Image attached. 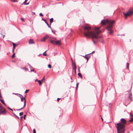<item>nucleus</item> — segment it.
Segmentation results:
<instances>
[{
    "instance_id": "nucleus-41",
    "label": "nucleus",
    "mask_w": 133,
    "mask_h": 133,
    "mask_svg": "<svg viewBox=\"0 0 133 133\" xmlns=\"http://www.w3.org/2000/svg\"><path fill=\"white\" fill-rule=\"evenodd\" d=\"M78 71L79 72L80 71V68H79V67H78Z\"/></svg>"
},
{
    "instance_id": "nucleus-3",
    "label": "nucleus",
    "mask_w": 133,
    "mask_h": 133,
    "mask_svg": "<svg viewBox=\"0 0 133 133\" xmlns=\"http://www.w3.org/2000/svg\"><path fill=\"white\" fill-rule=\"evenodd\" d=\"M120 121V122L116 124V127L125 130V125L127 123V120L124 118H122L121 119Z\"/></svg>"
},
{
    "instance_id": "nucleus-57",
    "label": "nucleus",
    "mask_w": 133,
    "mask_h": 133,
    "mask_svg": "<svg viewBox=\"0 0 133 133\" xmlns=\"http://www.w3.org/2000/svg\"><path fill=\"white\" fill-rule=\"evenodd\" d=\"M73 81V80L72 81H71V82H72Z\"/></svg>"
},
{
    "instance_id": "nucleus-46",
    "label": "nucleus",
    "mask_w": 133,
    "mask_h": 133,
    "mask_svg": "<svg viewBox=\"0 0 133 133\" xmlns=\"http://www.w3.org/2000/svg\"><path fill=\"white\" fill-rule=\"evenodd\" d=\"M38 81V80L37 79H36L35 81V82H36V81Z\"/></svg>"
},
{
    "instance_id": "nucleus-18",
    "label": "nucleus",
    "mask_w": 133,
    "mask_h": 133,
    "mask_svg": "<svg viewBox=\"0 0 133 133\" xmlns=\"http://www.w3.org/2000/svg\"><path fill=\"white\" fill-rule=\"evenodd\" d=\"M129 64L128 62L127 63V68H126L128 69H129Z\"/></svg>"
},
{
    "instance_id": "nucleus-25",
    "label": "nucleus",
    "mask_w": 133,
    "mask_h": 133,
    "mask_svg": "<svg viewBox=\"0 0 133 133\" xmlns=\"http://www.w3.org/2000/svg\"><path fill=\"white\" fill-rule=\"evenodd\" d=\"M23 114V112H20L19 113V115L20 116H22Z\"/></svg>"
},
{
    "instance_id": "nucleus-26",
    "label": "nucleus",
    "mask_w": 133,
    "mask_h": 133,
    "mask_svg": "<svg viewBox=\"0 0 133 133\" xmlns=\"http://www.w3.org/2000/svg\"><path fill=\"white\" fill-rule=\"evenodd\" d=\"M48 68H51V65L49 64L48 65Z\"/></svg>"
},
{
    "instance_id": "nucleus-39",
    "label": "nucleus",
    "mask_w": 133,
    "mask_h": 133,
    "mask_svg": "<svg viewBox=\"0 0 133 133\" xmlns=\"http://www.w3.org/2000/svg\"><path fill=\"white\" fill-rule=\"evenodd\" d=\"M61 99V98H58L57 99V101H59L60 99Z\"/></svg>"
},
{
    "instance_id": "nucleus-4",
    "label": "nucleus",
    "mask_w": 133,
    "mask_h": 133,
    "mask_svg": "<svg viewBox=\"0 0 133 133\" xmlns=\"http://www.w3.org/2000/svg\"><path fill=\"white\" fill-rule=\"evenodd\" d=\"M6 114V111L5 109L2 106V104L0 103V115L2 114L5 115Z\"/></svg>"
},
{
    "instance_id": "nucleus-34",
    "label": "nucleus",
    "mask_w": 133,
    "mask_h": 133,
    "mask_svg": "<svg viewBox=\"0 0 133 133\" xmlns=\"http://www.w3.org/2000/svg\"><path fill=\"white\" fill-rule=\"evenodd\" d=\"M78 84H79V83H77L76 84V89H77L78 85Z\"/></svg>"
},
{
    "instance_id": "nucleus-28",
    "label": "nucleus",
    "mask_w": 133,
    "mask_h": 133,
    "mask_svg": "<svg viewBox=\"0 0 133 133\" xmlns=\"http://www.w3.org/2000/svg\"><path fill=\"white\" fill-rule=\"evenodd\" d=\"M28 65L29 67L31 69V68H32V67L29 64H28Z\"/></svg>"
},
{
    "instance_id": "nucleus-42",
    "label": "nucleus",
    "mask_w": 133,
    "mask_h": 133,
    "mask_svg": "<svg viewBox=\"0 0 133 133\" xmlns=\"http://www.w3.org/2000/svg\"><path fill=\"white\" fill-rule=\"evenodd\" d=\"M45 80V78H44V77H43V79H42V80H41L42 81H43V80Z\"/></svg>"
},
{
    "instance_id": "nucleus-51",
    "label": "nucleus",
    "mask_w": 133,
    "mask_h": 133,
    "mask_svg": "<svg viewBox=\"0 0 133 133\" xmlns=\"http://www.w3.org/2000/svg\"><path fill=\"white\" fill-rule=\"evenodd\" d=\"M3 104H4L5 105H6V104H5V103L4 102Z\"/></svg>"
},
{
    "instance_id": "nucleus-45",
    "label": "nucleus",
    "mask_w": 133,
    "mask_h": 133,
    "mask_svg": "<svg viewBox=\"0 0 133 133\" xmlns=\"http://www.w3.org/2000/svg\"><path fill=\"white\" fill-rule=\"evenodd\" d=\"M18 94H17V93H16V94H14L16 95H17H17H18Z\"/></svg>"
},
{
    "instance_id": "nucleus-29",
    "label": "nucleus",
    "mask_w": 133,
    "mask_h": 133,
    "mask_svg": "<svg viewBox=\"0 0 133 133\" xmlns=\"http://www.w3.org/2000/svg\"><path fill=\"white\" fill-rule=\"evenodd\" d=\"M18 97H19L20 98H22V97H23V96L22 95L20 94L19 95Z\"/></svg>"
},
{
    "instance_id": "nucleus-21",
    "label": "nucleus",
    "mask_w": 133,
    "mask_h": 133,
    "mask_svg": "<svg viewBox=\"0 0 133 133\" xmlns=\"http://www.w3.org/2000/svg\"><path fill=\"white\" fill-rule=\"evenodd\" d=\"M12 113L16 117H17L18 119H19V117L17 116L14 113H13V112H12Z\"/></svg>"
},
{
    "instance_id": "nucleus-58",
    "label": "nucleus",
    "mask_w": 133,
    "mask_h": 133,
    "mask_svg": "<svg viewBox=\"0 0 133 133\" xmlns=\"http://www.w3.org/2000/svg\"><path fill=\"white\" fill-rule=\"evenodd\" d=\"M49 60H50V59H49Z\"/></svg>"
},
{
    "instance_id": "nucleus-55",
    "label": "nucleus",
    "mask_w": 133,
    "mask_h": 133,
    "mask_svg": "<svg viewBox=\"0 0 133 133\" xmlns=\"http://www.w3.org/2000/svg\"><path fill=\"white\" fill-rule=\"evenodd\" d=\"M20 94H18V95H17V96H19V95Z\"/></svg>"
},
{
    "instance_id": "nucleus-11",
    "label": "nucleus",
    "mask_w": 133,
    "mask_h": 133,
    "mask_svg": "<svg viewBox=\"0 0 133 133\" xmlns=\"http://www.w3.org/2000/svg\"><path fill=\"white\" fill-rule=\"evenodd\" d=\"M29 44H34L35 42L33 39H30L29 41Z\"/></svg>"
},
{
    "instance_id": "nucleus-56",
    "label": "nucleus",
    "mask_w": 133,
    "mask_h": 133,
    "mask_svg": "<svg viewBox=\"0 0 133 133\" xmlns=\"http://www.w3.org/2000/svg\"><path fill=\"white\" fill-rule=\"evenodd\" d=\"M71 79H72V77H71Z\"/></svg>"
},
{
    "instance_id": "nucleus-6",
    "label": "nucleus",
    "mask_w": 133,
    "mask_h": 133,
    "mask_svg": "<svg viewBox=\"0 0 133 133\" xmlns=\"http://www.w3.org/2000/svg\"><path fill=\"white\" fill-rule=\"evenodd\" d=\"M117 133H123L124 132L125 130L121 129L118 128L116 127Z\"/></svg>"
},
{
    "instance_id": "nucleus-16",
    "label": "nucleus",
    "mask_w": 133,
    "mask_h": 133,
    "mask_svg": "<svg viewBox=\"0 0 133 133\" xmlns=\"http://www.w3.org/2000/svg\"><path fill=\"white\" fill-rule=\"evenodd\" d=\"M24 105L23 107H22V108H24V107H25V106L26 105V101L25 99V98H24Z\"/></svg>"
},
{
    "instance_id": "nucleus-20",
    "label": "nucleus",
    "mask_w": 133,
    "mask_h": 133,
    "mask_svg": "<svg viewBox=\"0 0 133 133\" xmlns=\"http://www.w3.org/2000/svg\"><path fill=\"white\" fill-rule=\"evenodd\" d=\"M12 44H13V48L14 49H15V47H16V45L14 43H12Z\"/></svg>"
},
{
    "instance_id": "nucleus-59",
    "label": "nucleus",
    "mask_w": 133,
    "mask_h": 133,
    "mask_svg": "<svg viewBox=\"0 0 133 133\" xmlns=\"http://www.w3.org/2000/svg\"><path fill=\"white\" fill-rule=\"evenodd\" d=\"M4 36H3V38L4 37Z\"/></svg>"
},
{
    "instance_id": "nucleus-50",
    "label": "nucleus",
    "mask_w": 133,
    "mask_h": 133,
    "mask_svg": "<svg viewBox=\"0 0 133 133\" xmlns=\"http://www.w3.org/2000/svg\"><path fill=\"white\" fill-rule=\"evenodd\" d=\"M87 59V61L86 62H88V59Z\"/></svg>"
},
{
    "instance_id": "nucleus-40",
    "label": "nucleus",
    "mask_w": 133,
    "mask_h": 133,
    "mask_svg": "<svg viewBox=\"0 0 133 133\" xmlns=\"http://www.w3.org/2000/svg\"><path fill=\"white\" fill-rule=\"evenodd\" d=\"M71 61H72V63H75V62H73V60H72V59H71Z\"/></svg>"
},
{
    "instance_id": "nucleus-2",
    "label": "nucleus",
    "mask_w": 133,
    "mask_h": 133,
    "mask_svg": "<svg viewBox=\"0 0 133 133\" xmlns=\"http://www.w3.org/2000/svg\"><path fill=\"white\" fill-rule=\"evenodd\" d=\"M115 21L114 20H111L109 19L106 20H103L102 21L101 24L102 25H104L107 24H109L106 28V29L108 31L109 34H112L113 32L112 30L113 28V24L115 23Z\"/></svg>"
},
{
    "instance_id": "nucleus-35",
    "label": "nucleus",
    "mask_w": 133,
    "mask_h": 133,
    "mask_svg": "<svg viewBox=\"0 0 133 133\" xmlns=\"http://www.w3.org/2000/svg\"><path fill=\"white\" fill-rule=\"evenodd\" d=\"M8 109H10V110H11V111H13V110H12V109H11V108H10L9 107H8Z\"/></svg>"
},
{
    "instance_id": "nucleus-10",
    "label": "nucleus",
    "mask_w": 133,
    "mask_h": 133,
    "mask_svg": "<svg viewBox=\"0 0 133 133\" xmlns=\"http://www.w3.org/2000/svg\"><path fill=\"white\" fill-rule=\"evenodd\" d=\"M55 44L60 45L61 44L60 40L56 41Z\"/></svg>"
},
{
    "instance_id": "nucleus-60",
    "label": "nucleus",
    "mask_w": 133,
    "mask_h": 133,
    "mask_svg": "<svg viewBox=\"0 0 133 133\" xmlns=\"http://www.w3.org/2000/svg\"><path fill=\"white\" fill-rule=\"evenodd\" d=\"M132 85L131 86V88H132Z\"/></svg>"
},
{
    "instance_id": "nucleus-49",
    "label": "nucleus",
    "mask_w": 133,
    "mask_h": 133,
    "mask_svg": "<svg viewBox=\"0 0 133 133\" xmlns=\"http://www.w3.org/2000/svg\"><path fill=\"white\" fill-rule=\"evenodd\" d=\"M21 19V20H22V21H24V19H23V18H22Z\"/></svg>"
},
{
    "instance_id": "nucleus-7",
    "label": "nucleus",
    "mask_w": 133,
    "mask_h": 133,
    "mask_svg": "<svg viewBox=\"0 0 133 133\" xmlns=\"http://www.w3.org/2000/svg\"><path fill=\"white\" fill-rule=\"evenodd\" d=\"M92 53L86 55L85 56H83V57L85 58H90L92 57L93 56L92 54Z\"/></svg>"
},
{
    "instance_id": "nucleus-22",
    "label": "nucleus",
    "mask_w": 133,
    "mask_h": 133,
    "mask_svg": "<svg viewBox=\"0 0 133 133\" xmlns=\"http://www.w3.org/2000/svg\"><path fill=\"white\" fill-rule=\"evenodd\" d=\"M38 82L39 83V84L40 85H42V83L41 82V81L38 80Z\"/></svg>"
},
{
    "instance_id": "nucleus-53",
    "label": "nucleus",
    "mask_w": 133,
    "mask_h": 133,
    "mask_svg": "<svg viewBox=\"0 0 133 133\" xmlns=\"http://www.w3.org/2000/svg\"><path fill=\"white\" fill-rule=\"evenodd\" d=\"M101 119H102V121H103V118L102 117Z\"/></svg>"
},
{
    "instance_id": "nucleus-47",
    "label": "nucleus",
    "mask_w": 133,
    "mask_h": 133,
    "mask_svg": "<svg viewBox=\"0 0 133 133\" xmlns=\"http://www.w3.org/2000/svg\"><path fill=\"white\" fill-rule=\"evenodd\" d=\"M15 49H14L13 48V49H12V52H14V50Z\"/></svg>"
},
{
    "instance_id": "nucleus-44",
    "label": "nucleus",
    "mask_w": 133,
    "mask_h": 133,
    "mask_svg": "<svg viewBox=\"0 0 133 133\" xmlns=\"http://www.w3.org/2000/svg\"><path fill=\"white\" fill-rule=\"evenodd\" d=\"M34 69H33L32 70H31V71H34Z\"/></svg>"
},
{
    "instance_id": "nucleus-31",
    "label": "nucleus",
    "mask_w": 133,
    "mask_h": 133,
    "mask_svg": "<svg viewBox=\"0 0 133 133\" xmlns=\"http://www.w3.org/2000/svg\"><path fill=\"white\" fill-rule=\"evenodd\" d=\"M133 121V118H131L130 120V122H132Z\"/></svg>"
},
{
    "instance_id": "nucleus-38",
    "label": "nucleus",
    "mask_w": 133,
    "mask_h": 133,
    "mask_svg": "<svg viewBox=\"0 0 133 133\" xmlns=\"http://www.w3.org/2000/svg\"><path fill=\"white\" fill-rule=\"evenodd\" d=\"M29 91V90H26L25 92V93H27L28 91Z\"/></svg>"
},
{
    "instance_id": "nucleus-52",
    "label": "nucleus",
    "mask_w": 133,
    "mask_h": 133,
    "mask_svg": "<svg viewBox=\"0 0 133 133\" xmlns=\"http://www.w3.org/2000/svg\"><path fill=\"white\" fill-rule=\"evenodd\" d=\"M21 119H22L23 117L22 116H21Z\"/></svg>"
},
{
    "instance_id": "nucleus-12",
    "label": "nucleus",
    "mask_w": 133,
    "mask_h": 133,
    "mask_svg": "<svg viewBox=\"0 0 133 133\" xmlns=\"http://www.w3.org/2000/svg\"><path fill=\"white\" fill-rule=\"evenodd\" d=\"M49 37V36H45L42 39H41V41H44L45 40Z\"/></svg>"
},
{
    "instance_id": "nucleus-1",
    "label": "nucleus",
    "mask_w": 133,
    "mask_h": 133,
    "mask_svg": "<svg viewBox=\"0 0 133 133\" xmlns=\"http://www.w3.org/2000/svg\"><path fill=\"white\" fill-rule=\"evenodd\" d=\"M102 26L99 27H95V28L96 31L91 32L88 31L91 29V27L88 24H85L83 26L84 29L85 30L84 32V35L86 37H91L92 38H97L99 37L98 36L99 34L104 31L99 30Z\"/></svg>"
},
{
    "instance_id": "nucleus-19",
    "label": "nucleus",
    "mask_w": 133,
    "mask_h": 133,
    "mask_svg": "<svg viewBox=\"0 0 133 133\" xmlns=\"http://www.w3.org/2000/svg\"><path fill=\"white\" fill-rule=\"evenodd\" d=\"M78 75L79 77H81L82 78V76L81 73H78Z\"/></svg>"
},
{
    "instance_id": "nucleus-9",
    "label": "nucleus",
    "mask_w": 133,
    "mask_h": 133,
    "mask_svg": "<svg viewBox=\"0 0 133 133\" xmlns=\"http://www.w3.org/2000/svg\"><path fill=\"white\" fill-rule=\"evenodd\" d=\"M72 67L73 69L75 70V71L76 72V66L75 63H72Z\"/></svg>"
},
{
    "instance_id": "nucleus-33",
    "label": "nucleus",
    "mask_w": 133,
    "mask_h": 133,
    "mask_svg": "<svg viewBox=\"0 0 133 133\" xmlns=\"http://www.w3.org/2000/svg\"><path fill=\"white\" fill-rule=\"evenodd\" d=\"M21 101H23V99H24V98H23V97H22L21 98Z\"/></svg>"
},
{
    "instance_id": "nucleus-32",
    "label": "nucleus",
    "mask_w": 133,
    "mask_h": 133,
    "mask_svg": "<svg viewBox=\"0 0 133 133\" xmlns=\"http://www.w3.org/2000/svg\"><path fill=\"white\" fill-rule=\"evenodd\" d=\"M33 133H36V130L35 129H34L33 130Z\"/></svg>"
},
{
    "instance_id": "nucleus-37",
    "label": "nucleus",
    "mask_w": 133,
    "mask_h": 133,
    "mask_svg": "<svg viewBox=\"0 0 133 133\" xmlns=\"http://www.w3.org/2000/svg\"><path fill=\"white\" fill-rule=\"evenodd\" d=\"M26 116V115H24V116H23L24 119H25V117Z\"/></svg>"
},
{
    "instance_id": "nucleus-17",
    "label": "nucleus",
    "mask_w": 133,
    "mask_h": 133,
    "mask_svg": "<svg viewBox=\"0 0 133 133\" xmlns=\"http://www.w3.org/2000/svg\"><path fill=\"white\" fill-rule=\"evenodd\" d=\"M27 1V0H25L24 2L23 3V4L24 5H28L29 4V2H28L27 3H26V2Z\"/></svg>"
},
{
    "instance_id": "nucleus-15",
    "label": "nucleus",
    "mask_w": 133,
    "mask_h": 133,
    "mask_svg": "<svg viewBox=\"0 0 133 133\" xmlns=\"http://www.w3.org/2000/svg\"><path fill=\"white\" fill-rule=\"evenodd\" d=\"M50 24H51V23L53 22L54 21V19L53 18H51L50 19Z\"/></svg>"
},
{
    "instance_id": "nucleus-8",
    "label": "nucleus",
    "mask_w": 133,
    "mask_h": 133,
    "mask_svg": "<svg viewBox=\"0 0 133 133\" xmlns=\"http://www.w3.org/2000/svg\"><path fill=\"white\" fill-rule=\"evenodd\" d=\"M128 99L129 100V102H130L132 101V94L131 93L129 95L128 97Z\"/></svg>"
},
{
    "instance_id": "nucleus-5",
    "label": "nucleus",
    "mask_w": 133,
    "mask_h": 133,
    "mask_svg": "<svg viewBox=\"0 0 133 133\" xmlns=\"http://www.w3.org/2000/svg\"><path fill=\"white\" fill-rule=\"evenodd\" d=\"M133 14V10L132 9H130L127 13H125V12H123V14L125 18H126L128 16H130L132 14Z\"/></svg>"
},
{
    "instance_id": "nucleus-24",
    "label": "nucleus",
    "mask_w": 133,
    "mask_h": 133,
    "mask_svg": "<svg viewBox=\"0 0 133 133\" xmlns=\"http://www.w3.org/2000/svg\"><path fill=\"white\" fill-rule=\"evenodd\" d=\"M47 50L46 51L44 52L43 54V55L44 56H46L47 55L46 54V52Z\"/></svg>"
},
{
    "instance_id": "nucleus-23",
    "label": "nucleus",
    "mask_w": 133,
    "mask_h": 133,
    "mask_svg": "<svg viewBox=\"0 0 133 133\" xmlns=\"http://www.w3.org/2000/svg\"><path fill=\"white\" fill-rule=\"evenodd\" d=\"M23 109V108H22L21 109H16V110L15 109H14V110L15 111H19V110H21L22 109Z\"/></svg>"
},
{
    "instance_id": "nucleus-48",
    "label": "nucleus",
    "mask_w": 133,
    "mask_h": 133,
    "mask_svg": "<svg viewBox=\"0 0 133 133\" xmlns=\"http://www.w3.org/2000/svg\"><path fill=\"white\" fill-rule=\"evenodd\" d=\"M0 98H2V97L1 95V93H0Z\"/></svg>"
},
{
    "instance_id": "nucleus-36",
    "label": "nucleus",
    "mask_w": 133,
    "mask_h": 133,
    "mask_svg": "<svg viewBox=\"0 0 133 133\" xmlns=\"http://www.w3.org/2000/svg\"><path fill=\"white\" fill-rule=\"evenodd\" d=\"M39 15L41 16H43V15L41 13H40L39 14Z\"/></svg>"
},
{
    "instance_id": "nucleus-13",
    "label": "nucleus",
    "mask_w": 133,
    "mask_h": 133,
    "mask_svg": "<svg viewBox=\"0 0 133 133\" xmlns=\"http://www.w3.org/2000/svg\"><path fill=\"white\" fill-rule=\"evenodd\" d=\"M55 40H51L50 41L51 43L54 44H55Z\"/></svg>"
},
{
    "instance_id": "nucleus-30",
    "label": "nucleus",
    "mask_w": 133,
    "mask_h": 133,
    "mask_svg": "<svg viewBox=\"0 0 133 133\" xmlns=\"http://www.w3.org/2000/svg\"><path fill=\"white\" fill-rule=\"evenodd\" d=\"M0 100L3 104L4 103V101L3 100L0 99Z\"/></svg>"
},
{
    "instance_id": "nucleus-54",
    "label": "nucleus",
    "mask_w": 133,
    "mask_h": 133,
    "mask_svg": "<svg viewBox=\"0 0 133 133\" xmlns=\"http://www.w3.org/2000/svg\"><path fill=\"white\" fill-rule=\"evenodd\" d=\"M32 12L34 14H35V13L33 12Z\"/></svg>"
},
{
    "instance_id": "nucleus-27",
    "label": "nucleus",
    "mask_w": 133,
    "mask_h": 133,
    "mask_svg": "<svg viewBox=\"0 0 133 133\" xmlns=\"http://www.w3.org/2000/svg\"><path fill=\"white\" fill-rule=\"evenodd\" d=\"M15 53H14L13 55L12 56V58H14L15 57Z\"/></svg>"
},
{
    "instance_id": "nucleus-43",
    "label": "nucleus",
    "mask_w": 133,
    "mask_h": 133,
    "mask_svg": "<svg viewBox=\"0 0 133 133\" xmlns=\"http://www.w3.org/2000/svg\"><path fill=\"white\" fill-rule=\"evenodd\" d=\"M130 115L131 117H133V114H130Z\"/></svg>"
},
{
    "instance_id": "nucleus-14",
    "label": "nucleus",
    "mask_w": 133,
    "mask_h": 133,
    "mask_svg": "<svg viewBox=\"0 0 133 133\" xmlns=\"http://www.w3.org/2000/svg\"><path fill=\"white\" fill-rule=\"evenodd\" d=\"M42 20H43L45 22V23L47 24V25H48V27H49V24L47 22L46 20L44 19H42Z\"/></svg>"
}]
</instances>
